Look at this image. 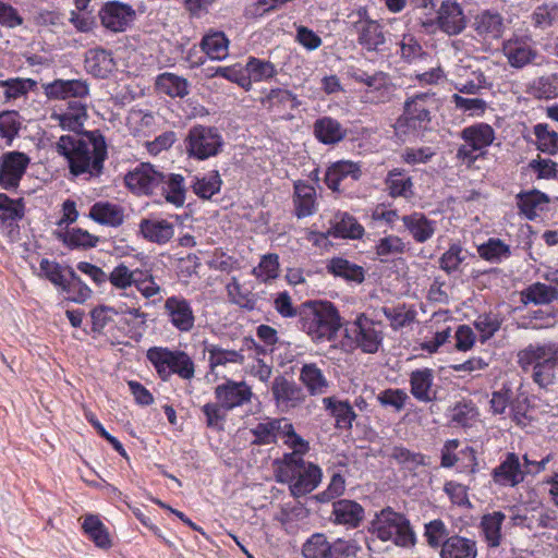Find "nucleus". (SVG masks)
I'll return each mask as SVG.
<instances>
[{"label":"nucleus","instance_id":"1","mask_svg":"<svg viewBox=\"0 0 558 558\" xmlns=\"http://www.w3.org/2000/svg\"><path fill=\"white\" fill-rule=\"evenodd\" d=\"M56 150L66 159L75 177H99L107 158V143L99 130L62 135L56 143Z\"/></svg>","mask_w":558,"mask_h":558},{"label":"nucleus","instance_id":"2","mask_svg":"<svg viewBox=\"0 0 558 558\" xmlns=\"http://www.w3.org/2000/svg\"><path fill=\"white\" fill-rule=\"evenodd\" d=\"M125 185L136 195L160 194L165 199L180 207L185 202L184 178L181 174H165L153 165L142 162L124 177Z\"/></svg>","mask_w":558,"mask_h":558},{"label":"nucleus","instance_id":"3","mask_svg":"<svg viewBox=\"0 0 558 558\" xmlns=\"http://www.w3.org/2000/svg\"><path fill=\"white\" fill-rule=\"evenodd\" d=\"M302 329L315 342L335 340L342 327L337 308L327 301H307L301 304Z\"/></svg>","mask_w":558,"mask_h":558},{"label":"nucleus","instance_id":"4","mask_svg":"<svg viewBox=\"0 0 558 558\" xmlns=\"http://www.w3.org/2000/svg\"><path fill=\"white\" fill-rule=\"evenodd\" d=\"M298 453L300 451L294 450L293 453L286 454L282 464L276 471L277 481L289 483L294 497L311 493L322 480L320 469L313 463H306Z\"/></svg>","mask_w":558,"mask_h":558},{"label":"nucleus","instance_id":"5","mask_svg":"<svg viewBox=\"0 0 558 558\" xmlns=\"http://www.w3.org/2000/svg\"><path fill=\"white\" fill-rule=\"evenodd\" d=\"M437 108L435 94L420 93L404 102L403 113L398 118L395 128L397 133L410 135L428 129L430 111Z\"/></svg>","mask_w":558,"mask_h":558},{"label":"nucleus","instance_id":"6","mask_svg":"<svg viewBox=\"0 0 558 558\" xmlns=\"http://www.w3.org/2000/svg\"><path fill=\"white\" fill-rule=\"evenodd\" d=\"M146 356L162 380H168L172 374L183 380L194 377V362L184 351L153 347L147 350Z\"/></svg>","mask_w":558,"mask_h":558},{"label":"nucleus","instance_id":"7","mask_svg":"<svg viewBox=\"0 0 558 558\" xmlns=\"http://www.w3.org/2000/svg\"><path fill=\"white\" fill-rule=\"evenodd\" d=\"M373 529L381 541H392L396 545L410 547L415 544V534L409 520L390 507L383 509L373 522Z\"/></svg>","mask_w":558,"mask_h":558},{"label":"nucleus","instance_id":"8","mask_svg":"<svg viewBox=\"0 0 558 558\" xmlns=\"http://www.w3.org/2000/svg\"><path fill=\"white\" fill-rule=\"evenodd\" d=\"M251 433L254 436L253 444L256 445H270L278 438H286V442L295 451H300V454L308 449V442L294 432L293 425L284 417L258 423Z\"/></svg>","mask_w":558,"mask_h":558},{"label":"nucleus","instance_id":"9","mask_svg":"<svg viewBox=\"0 0 558 558\" xmlns=\"http://www.w3.org/2000/svg\"><path fill=\"white\" fill-rule=\"evenodd\" d=\"M223 147V140L215 126L197 124L189 130L185 150L189 157L206 160L217 156Z\"/></svg>","mask_w":558,"mask_h":558},{"label":"nucleus","instance_id":"10","mask_svg":"<svg viewBox=\"0 0 558 558\" xmlns=\"http://www.w3.org/2000/svg\"><path fill=\"white\" fill-rule=\"evenodd\" d=\"M461 137L465 142L457 153L458 158L473 162L476 156L474 151L489 146L495 140L494 129L487 123H477L462 130Z\"/></svg>","mask_w":558,"mask_h":558},{"label":"nucleus","instance_id":"11","mask_svg":"<svg viewBox=\"0 0 558 558\" xmlns=\"http://www.w3.org/2000/svg\"><path fill=\"white\" fill-rule=\"evenodd\" d=\"M527 472L522 468L519 456L508 452L500 464L493 469L492 480L500 487H515L524 481Z\"/></svg>","mask_w":558,"mask_h":558},{"label":"nucleus","instance_id":"12","mask_svg":"<svg viewBox=\"0 0 558 558\" xmlns=\"http://www.w3.org/2000/svg\"><path fill=\"white\" fill-rule=\"evenodd\" d=\"M165 313L170 323L180 331L187 332L193 329L195 316L191 303L182 296H170L165 301Z\"/></svg>","mask_w":558,"mask_h":558},{"label":"nucleus","instance_id":"13","mask_svg":"<svg viewBox=\"0 0 558 558\" xmlns=\"http://www.w3.org/2000/svg\"><path fill=\"white\" fill-rule=\"evenodd\" d=\"M351 16L357 17L352 21V24L359 35L357 40L362 46L368 50H375L378 46L384 44L385 37L380 29V25L376 21L367 19L366 11L364 9H360Z\"/></svg>","mask_w":558,"mask_h":558},{"label":"nucleus","instance_id":"14","mask_svg":"<svg viewBox=\"0 0 558 558\" xmlns=\"http://www.w3.org/2000/svg\"><path fill=\"white\" fill-rule=\"evenodd\" d=\"M87 119V107L81 100L69 101L64 111H53L50 116V120L56 121L61 129L74 134L83 133Z\"/></svg>","mask_w":558,"mask_h":558},{"label":"nucleus","instance_id":"15","mask_svg":"<svg viewBox=\"0 0 558 558\" xmlns=\"http://www.w3.org/2000/svg\"><path fill=\"white\" fill-rule=\"evenodd\" d=\"M356 343L366 353H375L383 341V329L379 323L361 315L354 322Z\"/></svg>","mask_w":558,"mask_h":558},{"label":"nucleus","instance_id":"16","mask_svg":"<svg viewBox=\"0 0 558 558\" xmlns=\"http://www.w3.org/2000/svg\"><path fill=\"white\" fill-rule=\"evenodd\" d=\"M28 162L29 158L24 153L5 154L0 167V184L4 189L16 187Z\"/></svg>","mask_w":558,"mask_h":558},{"label":"nucleus","instance_id":"17","mask_svg":"<svg viewBox=\"0 0 558 558\" xmlns=\"http://www.w3.org/2000/svg\"><path fill=\"white\" fill-rule=\"evenodd\" d=\"M437 24L448 35H458L466 26V19L461 5L453 0H446L437 12Z\"/></svg>","mask_w":558,"mask_h":558},{"label":"nucleus","instance_id":"18","mask_svg":"<svg viewBox=\"0 0 558 558\" xmlns=\"http://www.w3.org/2000/svg\"><path fill=\"white\" fill-rule=\"evenodd\" d=\"M45 95L50 99L84 98L89 93L86 81L54 80L43 85Z\"/></svg>","mask_w":558,"mask_h":558},{"label":"nucleus","instance_id":"19","mask_svg":"<svg viewBox=\"0 0 558 558\" xmlns=\"http://www.w3.org/2000/svg\"><path fill=\"white\" fill-rule=\"evenodd\" d=\"M134 15L131 5L118 1L106 3L99 12L102 25L113 32H122Z\"/></svg>","mask_w":558,"mask_h":558},{"label":"nucleus","instance_id":"20","mask_svg":"<svg viewBox=\"0 0 558 558\" xmlns=\"http://www.w3.org/2000/svg\"><path fill=\"white\" fill-rule=\"evenodd\" d=\"M473 27L484 39H499L504 35L506 25L498 12L485 10L475 16Z\"/></svg>","mask_w":558,"mask_h":558},{"label":"nucleus","instance_id":"21","mask_svg":"<svg viewBox=\"0 0 558 558\" xmlns=\"http://www.w3.org/2000/svg\"><path fill=\"white\" fill-rule=\"evenodd\" d=\"M333 522L355 529L364 519L363 507L354 500L340 499L332 502Z\"/></svg>","mask_w":558,"mask_h":558},{"label":"nucleus","instance_id":"22","mask_svg":"<svg viewBox=\"0 0 558 558\" xmlns=\"http://www.w3.org/2000/svg\"><path fill=\"white\" fill-rule=\"evenodd\" d=\"M502 52L509 64L517 69L532 63L537 57V51L531 45L519 39L505 41Z\"/></svg>","mask_w":558,"mask_h":558},{"label":"nucleus","instance_id":"23","mask_svg":"<svg viewBox=\"0 0 558 558\" xmlns=\"http://www.w3.org/2000/svg\"><path fill=\"white\" fill-rule=\"evenodd\" d=\"M506 520V514L501 511H493L481 518L480 530L489 548H497L501 545V526Z\"/></svg>","mask_w":558,"mask_h":558},{"label":"nucleus","instance_id":"24","mask_svg":"<svg viewBox=\"0 0 558 558\" xmlns=\"http://www.w3.org/2000/svg\"><path fill=\"white\" fill-rule=\"evenodd\" d=\"M477 543L475 539L460 535L447 538L440 549V558H476Z\"/></svg>","mask_w":558,"mask_h":558},{"label":"nucleus","instance_id":"25","mask_svg":"<svg viewBox=\"0 0 558 558\" xmlns=\"http://www.w3.org/2000/svg\"><path fill=\"white\" fill-rule=\"evenodd\" d=\"M140 231L146 240L165 244L173 236L174 227L163 219H143L140 223Z\"/></svg>","mask_w":558,"mask_h":558},{"label":"nucleus","instance_id":"26","mask_svg":"<svg viewBox=\"0 0 558 558\" xmlns=\"http://www.w3.org/2000/svg\"><path fill=\"white\" fill-rule=\"evenodd\" d=\"M361 175V169L357 163L341 160L331 165L325 175L327 186L332 191H338L340 182L347 178L357 180Z\"/></svg>","mask_w":558,"mask_h":558},{"label":"nucleus","instance_id":"27","mask_svg":"<svg viewBox=\"0 0 558 558\" xmlns=\"http://www.w3.org/2000/svg\"><path fill=\"white\" fill-rule=\"evenodd\" d=\"M85 68L95 76L106 77L113 70L114 62L108 50L95 48L86 52Z\"/></svg>","mask_w":558,"mask_h":558},{"label":"nucleus","instance_id":"28","mask_svg":"<svg viewBox=\"0 0 558 558\" xmlns=\"http://www.w3.org/2000/svg\"><path fill=\"white\" fill-rule=\"evenodd\" d=\"M407 230L418 243L429 240L435 232V222L427 219L422 213H413L402 217Z\"/></svg>","mask_w":558,"mask_h":558},{"label":"nucleus","instance_id":"29","mask_svg":"<svg viewBox=\"0 0 558 558\" xmlns=\"http://www.w3.org/2000/svg\"><path fill=\"white\" fill-rule=\"evenodd\" d=\"M216 397L222 408L231 410L250 401L251 386H217Z\"/></svg>","mask_w":558,"mask_h":558},{"label":"nucleus","instance_id":"30","mask_svg":"<svg viewBox=\"0 0 558 558\" xmlns=\"http://www.w3.org/2000/svg\"><path fill=\"white\" fill-rule=\"evenodd\" d=\"M89 216L100 225L119 227L123 223V209L108 202H99L92 206Z\"/></svg>","mask_w":558,"mask_h":558},{"label":"nucleus","instance_id":"31","mask_svg":"<svg viewBox=\"0 0 558 558\" xmlns=\"http://www.w3.org/2000/svg\"><path fill=\"white\" fill-rule=\"evenodd\" d=\"M558 299V289L542 282L530 284L521 292L523 304L547 305Z\"/></svg>","mask_w":558,"mask_h":558},{"label":"nucleus","instance_id":"32","mask_svg":"<svg viewBox=\"0 0 558 558\" xmlns=\"http://www.w3.org/2000/svg\"><path fill=\"white\" fill-rule=\"evenodd\" d=\"M316 191L313 186L296 182L294 184L295 213L299 218L307 217L315 211Z\"/></svg>","mask_w":558,"mask_h":558},{"label":"nucleus","instance_id":"33","mask_svg":"<svg viewBox=\"0 0 558 558\" xmlns=\"http://www.w3.org/2000/svg\"><path fill=\"white\" fill-rule=\"evenodd\" d=\"M314 133L317 140L324 144H335L344 137L341 124L329 117L318 119L314 123Z\"/></svg>","mask_w":558,"mask_h":558},{"label":"nucleus","instance_id":"34","mask_svg":"<svg viewBox=\"0 0 558 558\" xmlns=\"http://www.w3.org/2000/svg\"><path fill=\"white\" fill-rule=\"evenodd\" d=\"M82 529L97 547L106 549L111 546L109 533L97 515L87 514L84 518Z\"/></svg>","mask_w":558,"mask_h":558},{"label":"nucleus","instance_id":"35","mask_svg":"<svg viewBox=\"0 0 558 558\" xmlns=\"http://www.w3.org/2000/svg\"><path fill=\"white\" fill-rule=\"evenodd\" d=\"M389 458L409 472H415L418 466L426 465V457L423 453L412 451L401 445L391 448Z\"/></svg>","mask_w":558,"mask_h":558},{"label":"nucleus","instance_id":"36","mask_svg":"<svg viewBox=\"0 0 558 558\" xmlns=\"http://www.w3.org/2000/svg\"><path fill=\"white\" fill-rule=\"evenodd\" d=\"M157 89L170 97H184L189 94V83L173 73H162L156 80Z\"/></svg>","mask_w":558,"mask_h":558},{"label":"nucleus","instance_id":"37","mask_svg":"<svg viewBox=\"0 0 558 558\" xmlns=\"http://www.w3.org/2000/svg\"><path fill=\"white\" fill-rule=\"evenodd\" d=\"M324 403L336 418V426L341 429H350L356 417L351 404L348 401H338L333 398H325Z\"/></svg>","mask_w":558,"mask_h":558},{"label":"nucleus","instance_id":"38","mask_svg":"<svg viewBox=\"0 0 558 558\" xmlns=\"http://www.w3.org/2000/svg\"><path fill=\"white\" fill-rule=\"evenodd\" d=\"M328 271L337 277H342L348 281L361 283L364 281V269L361 266L350 263L349 260L337 257L332 258L328 266Z\"/></svg>","mask_w":558,"mask_h":558},{"label":"nucleus","instance_id":"39","mask_svg":"<svg viewBox=\"0 0 558 558\" xmlns=\"http://www.w3.org/2000/svg\"><path fill=\"white\" fill-rule=\"evenodd\" d=\"M204 352L208 354V363L211 369L225 366L228 363L241 364L244 360L241 351L226 350L215 344H205Z\"/></svg>","mask_w":558,"mask_h":558},{"label":"nucleus","instance_id":"40","mask_svg":"<svg viewBox=\"0 0 558 558\" xmlns=\"http://www.w3.org/2000/svg\"><path fill=\"white\" fill-rule=\"evenodd\" d=\"M39 268L40 275L48 279L51 283L60 287L66 293L72 292L73 284L68 283L64 269L61 267V265L44 258L40 262Z\"/></svg>","mask_w":558,"mask_h":558},{"label":"nucleus","instance_id":"41","mask_svg":"<svg viewBox=\"0 0 558 558\" xmlns=\"http://www.w3.org/2000/svg\"><path fill=\"white\" fill-rule=\"evenodd\" d=\"M272 393L282 410L294 408L304 399L301 386H272Z\"/></svg>","mask_w":558,"mask_h":558},{"label":"nucleus","instance_id":"42","mask_svg":"<svg viewBox=\"0 0 558 558\" xmlns=\"http://www.w3.org/2000/svg\"><path fill=\"white\" fill-rule=\"evenodd\" d=\"M476 422H478V411L473 403H458L452 409L451 423L453 426L471 428Z\"/></svg>","mask_w":558,"mask_h":558},{"label":"nucleus","instance_id":"43","mask_svg":"<svg viewBox=\"0 0 558 558\" xmlns=\"http://www.w3.org/2000/svg\"><path fill=\"white\" fill-rule=\"evenodd\" d=\"M331 544L324 534H313L303 545L304 558H330Z\"/></svg>","mask_w":558,"mask_h":558},{"label":"nucleus","instance_id":"44","mask_svg":"<svg viewBox=\"0 0 558 558\" xmlns=\"http://www.w3.org/2000/svg\"><path fill=\"white\" fill-rule=\"evenodd\" d=\"M548 201L546 194L534 190L519 194L517 205L523 215L533 219L536 216V208Z\"/></svg>","mask_w":558,"mask_h":558},{"label":"nucleus","instance_id":"45","mask_svg":"<svg viewBox=\"0 0 558 558\" xmlns=\"http://www.w3.org/2000/svg\"><path fill=\"white\" fill-rule=\"evenodd\" d=\"M21 129V121L17 111L5 110L0 112V138L11 145Z\"/></svg>","mask_w":558,"mask_h":558},{"label":"nucleus","instance_id":"46","mask_svg":"<svg viewBox=\"0 0 558 558\" xmlns=\"http://www.w3.org/2000/svg\"><path fill=\"white\" fill-rule=\"evenodd\" d=\"M532 22L535 27L545 29L558 22V4L546 2L535 8L532 13Z\"/></svg>","mask_w":558,"mask_h":558},{"label":"nucleus","instance_id":"47","mask_svg":"<svg viewBox=\"0 0 558 558\" xmlns=\"http://www.w3.org/2000/svg\"><path fill=\"white\" fill-rule=\"evenodd\" d=\"M202 48L210 59L221 60L228 54V39L222 33H215L203 38Z\"/></svg>","mask_w":558,"mask_h":558},{"label":"nucleus","instance_id":"48","mask_svg":"<svg viewBox=\"0 0 558 558\" xmlns=\"http://www.w3.org/2000/svg\"><path fill=\"white\" fill-rule=\"evenodd\" d=\"M221 179L217 171L210 172L208 175L195 178L193 191L202 198L209 199L213 195L220 191Z\"/></svg>","mask_w":558,"mask_h":558},{"label":"nucleus","instance_id":"49","mask_svg":"<svg viewBox=\"0 0 558 558\" xmlns=\"http://www.w3.org/2000/svg\"><path fill=\"white\" fill-rule=\"evenodd\" d=\"M424 536L428 546L432 548L444 547V544L449 536V530L444 521L436 519L425 524Z\"/></svg>","mask_w":558,"mask_h":558},{"label":"nucleus","instance_id":"50","mask_svg":"<svg viewBox=\"0 0 558 558\" xmlns=\"http://www.w3.org/2000/svg\"><path fill=\"white\" fill-rule=\"evenodd\" d=\"M363 227L354 217L343 214L341 219L333 226L331 234L338 238L359 239L363 235Z\"/></svg>","mask_w":558,"mask_h":558},{"label":"nucleus","instance_id":"51","mask_svg":"<svg viewBox=\"0 0 558 558\" xmlns=\"http://www.w3.org/2000/svg\"><path fill=\"white\" fill-rule=\"evenodd\" d=\"M534 134L537 140V147L541 151L554 155L558 151V134L550 131L547 124L534 126Z\"/></svg>","mask_w":558,"mask_h":558},{"label":"nucleus","instance_id":"52","mask_svg":"<svg viewBox=\"0 0 558 558\" xmlns=\"http://www.w3.org/2000/svg\"><path fill=\"white\" fill-rule=\"evenodd\" d=\"M262 102L269 109L274 107L286 108L287 106L290 109H294L300 105L299 100L291 92L281 88L271 89Z\"/></svg>","mask_w":558,"mask_h":558},{"label":"nucleus","instance_id":"53","mask_svg":"<svg viewBox=\"0 0 558 558\" xmlns=\"http://www.w3.org/2000/svg\"><path fill=\"white\" fill-rule=\"evenodd\" d=\"M533 379L536 384H550L555 379V371H558L557 359H534Z\"/></svg>","mask_w":558,"mask_h":558},{"label":"nucleus","instance_id":"54","mask_svg":"<svg viewBox=\"0 0 558 558\" xmlns=\"http://www.w3.org/2000/svg\"><path fill=\"white\" fill-rule=\"evenodd\" d=\"M36 85V81L32 78H11L0 81V86L5 87L4 97L7 100L16 99L26 95Z\"/></svg>","mask_w":558,"mask_h":558},{"label":"nucleus","instance_id":"55","mask_svg":"<svg viewBox=\"0 0 558 558\" xmlns=\"http://www.w3.org/2000/svg\"><path fill=\"white\" fill-rule=\"evenodd\" d=\"M58 235L68 246L71 247H95L98 242L97 236L92 235L82 229H72L64 234L59 233Z\"/></svg>","mask_w":558,"mask_h":558},{"label":"nucleus","instance_id":"56","mask_svg":"<svg viewBox=\"0 0 558 558\" xmlns=\"http://www.w3.org/2000/svg\"><path fill=\"white\" fill-rule=\"evenodd\" d=\"M246 71L255 82L268 80L277 74L275 65L269 61L251 58L246 64Z\"/></svg>","mask_w":558,"mask_h":558},{"label":"nucleus","instance_id":"57","mask_svg":"<svg viewBox=\"0 0 558 558\" xmlns=\"http://www.w3.org/2000/svg\"><path fill=\"white\" fill-rule=\"evenodd\" d=\"M387 185L390 195L393 197H410L413 194L411 179L402 175L400 172H390L387 178Z\"/></svg>","mask_w":558,"mask_h":558},{"label":"nucleus","instance_id":"58","mask_svg":"<svg viewBox=\"0 0 558 558\" xmlns=\"http://www.w3.org/2000/svg\"><path fill=\"white\" fill-rule=\"evenodd\" d=\"M278 255L268 254L263 256L258 266L253 269V274L263 281H268L278 277Z\"/></svg>","mask_w":558,"mask_h":558},{"label":"nucleus","instance_id":"59","mask_svg":"<svg viewBox=\"0 0 558 558\" xmlns=\"http://www.w3.org/2000/svg\"><path fill=\"white\" fill-rule=\"evenodd\" d=\"M451 101L456 108L470 114L481 116L487 108V102L482 98H468L459 94H453Z\"/></svg>","mask_w":558,"mask_h":558},{"label":"nucleus","instance_id":"60","mask_svg":"<svg viewBox=\"0 0 558 558\" xmlns=\"http://www.w3.org/2000/svg\"><path fill=\"white\" fill-rule=\"evenodd\" d=\"M480 256L486 260H498L509 256V246L498 239H490L478 247Z\"/></svg>","mask_w":558,"mask_h":558},{"label":"nucleus","instance_id":"61","mask_svg":"<svg viewBox=\"0 0 558 558\" xmlns=\"http://www.w3.org/2000/svg\"><path fill=\"white\" fill-rule=\"evenodd\" d=\"M405 250L403 241L396 235H389L379 240L376 245V254L384 262L389 255L402 254Z\"/></svg>","mask_w":558,"mask_h":558},{"label":"nucleus","instance_id":"62","mask_svg":"<svg viewBox=\"0 0 558 558\" xmlns=\"http://www.w3.org/2000/svg\"><path fill=\"white\" fill-rule=\"evenodd\" d=\"M134 272L124 264H119L107 276V280L118 289H126L133 286Z\"/></svg>","mask_w":558,"mask_h":558},{"label":"nucleus","instance_id":"63","mask_svg":"<svg viewBox=\"0 0 558 558\" xmlns=\"http://www.w3.org/2000/svg\"><path fill=\"white\" fill-rule=\"evenodd\" d=\"M462 248L459 245H451L439 259L440 268L450 274L458 269L464 257L461 256Z\"/></svg>","mask_w":558,"mask_h":558},{"label":"nucleus","instance_id":"64","mask_svg":"<svg viewBox=\"0 0 558 558\" xmlns=\"http://www.w3.org/2000/svg\"><path fill=\"white\" fill-rule=\"evenodd\" d=\"M274 305L276 311L282 316L287 318L300 316L301 317V306L294 307L292 304L291 296L288 292H280L277 294Z\"/></svg>","mask_w":558,"mask_h":558}]
</instances>
